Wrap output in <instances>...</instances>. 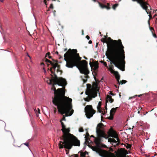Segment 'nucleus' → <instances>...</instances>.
Returning <instances> with one entry per match:
<instances>
[{
    "label": "nucleus",
    "mask_w": 157,
    "mask_h": 157,
    "mask_svg": "<svg viewBox=\"0 0 157 157\" xmlns=\"http://www.w3.org/2000/svg\"><path fill=\"white\" fill-rule=\"evenodd\" d=\"M110 41L107 44V51L105 53L107 58L111 63L122 71L125 70V58L124 47L120 39L113 40L110 37Z\"/></svg>",
    "instance_id": "f257e3e1"
},
{
    "label": "nucleus",
    "mask_w": 157,
    "mask_h": 157,
    "mask_svg": "<svg viewBox=\"0 0 157 157\" xmlns=\"http://www.w3.org/2000/svg\"><path fill=\"white\" fill-rule=\"evenodd\" d=\"M77 52L76 49L70 48L64 54V59L66 62V66L70 68L75 66L79 67L80 73L85 75L84 77L86 79H82L83 83H85L87 81V79L90 78L88 75L90 71L87 67L88 63L86 60L81 61L82 58Z\"/></svg>",
    "instance_id": "f03ea898"
},
{
    "label": "nucleus",
    "mask_w": 157,
    "mask_h": 157,
    "mask_svg": "<svg viewBox=\"0 0 157 157\" xmlns=\"http://www.w3.org/2000/svg\"><path fill=\"white\" fill-rule=\"evenodd\" d=\"M54 84H52V89L54 91L55 95L52 99L53 104L57 106L59 112L61 114L66 113V116H71L74 112V110L72 109V99L65 96V92L63 88L56 90Z\"/></svg>",
    "instance_id": "7ed1b4c3"
},
{
    "label": "nucleus",
    "mask_w": 157,
    "mask_h": 157,
    "mask_svg": "<svg viewBox=\"0 0 157 157\" xmlns=\"http://www.w3.org/2000/svg\"><path fill=\"white\" fill-rule=\"evenodd\" d=\"M62 131L63 135L60 138L61 140L59 144V149L63 148L71 149L73 146H79L80 141L74 135L69 133L70 128H66L64 124L62 126Z\"/></svg>",
    "instance_id": "20e7f679"
},
{
    "label": "nucleus",
    "mask_w": 157,
    "mask_h": 157,
    "mask_svg": "<svg viewBox=\"0 0 157 157\" xmlns=\"http://www.w3.org/2000/svg\"><path fill=\"white\" fill-rule=\"evenodd\" d=\"M104 125L102 123L98 124L96 128V132L98 136V138H95V143L96 146L92 147V149L93 151L98 152L100 148L99 147H105V145L101 144L100 143L101 137L107 138V135L104 132Z\"/></svg>",
    "instance_id": "39448f33"
},
{
    "label": "nucleus",
    "mask_w": 157,
    "mask_h": 157,
    "mask_svg": "<svg viewBox=\"0 0 157 157\" xmlns=\"http://www.w3.org/2000/svg\"><path fill=\"white\" fill-rule=\"evenodd\" d=\"M52 66V67L50 68V71L52 74L53 75L51 74V75L52 77L51 79L49 80V83L51 84L52 81H54L55 82L58 84V85L60 86H65L67 84V82L66 80L62 77L58 78L57 75L55 74L54 72H53L52 69H53L54 71H55L56 69L58 63H52L51 64Z\"/></svg>",
    "instance_id": "423d86ee"
},
{
    "label": "nucleus",
    "mask_w": 157,
    "mask_h": 157,
    "mask_svg": "<svg viewBox=\"0 0 157 157\" xmlns=\"http://www.w3.org/2000/svg\"><path fill=\"white\" fill-rule=\"evenodd\" d=\"M85 115L88 118H90L92 117L93 115L96 113L95 110H94L91 105H87L84 108Z\"/></svg>",
    "instance_id": "0eeeda50"
},
{
    "label": "nucleus",
    "mask_w": 157,
    "mask_h": 157,
    "mask_svg": "<svg viewBox=\"0 0 157 157\" xmlns=\"http://www.w3.org/2000/svg\"><path fill=\"white\" fill-rule=\"evenodd\" d=\"M97 153L102 157H118L113 153H108L107 151L105 150H102L101 149H100Z\"/></svg>",
    "instance_id": "6e6552de"
},
{
    "label": "nucleus",
    "mask_w": 157,
    "mask_h": 157,
    "mask_svg": "<svg viewBox=\"0 0 157 157\" xmlns=\"http://www.w3.org/2000/svg\"><path fill=\"white\" fill-rule=\"evenodd\" d=\"M101 2H102L103 4H102L101 2H98V3L99 6L102 9L105 8L108 10H110L111 9L110 7L109 4L108 3H106L107 5H105L106 3V1L105 0H101Z\"/></svg>",
    "instance_id": "1a4fd4ad"
},
{
    "label": "nucleus",
    "mask_w": 157,
    "mask_h": 157,
    "mask_svg": "<svg viewBox=\"0 0 157 157\" xmlns=\"http://www.w3.org/2000/svg\"><path fill=\"white\" fill-rule=\"evenodd\" d=\"M109 134L113 137H114L115 138H116L117 140L116 145H119L120 144V141L119 138L117 137V135L116 134L115 132L112 129H110L109 131Z\"/></svg>",
    "instance_id": "9d476101"
},
{
    "label": "nucleus",
    "mask_w": 157,
    "mask_h": 157,
    "mask_svg": "<svg viewBox=\"0 0 157 157\" xmlns=\"http://www.w3.org/2000/svg\"><path fill=\"white\" fill-rule=\"evenodd\" d=\"M133 2H136L140 4L142 8L145 9L146 5L147 4L145 2V0H132Z\"/></svg>",
    "instance_id": "9b49d317"
},
{
    "label": "nucleus",
    "mask_w": 157,
    "mask_h": 157,
    "mask_svg": "<svg viewBox=\"0 0 157 157\" xmlns=\"http://www.w3.org/2000/svg\"><path fill=\"white\" fill-rule=\"evenodd\" d=\"M133 2H136L140 4L142 8L145 9L146 5L147 4L145 2V0H132Z\"/></svg>",
    "instance_id": "f8f14e48"
},
{
    "label": "nucleus",
    "mask_w": 157,
    "mask_h": 157,
    "mask_svg": "<svg viewBox=\"0 0 157 157\" xmlns=\"http://www.w3.org/2000/svg\"><path fill=\"white\" fill-rule=\"evenodd\" d=\"M145 2H146L147 4L146 5V8L145 9H144L143 8L142 9L146 11V12L147 14H149V16L150 18H152L151 16V12L150 11V10H151V8L148 4V1H146L145 0Z\"/></svg>",
    "instance_id": "ddd939ff"
},
{
    "label": "nucleus",
    "mask_w": 157,
    "mask_h": 157,
    "mask_svg": "<svg viewBox=\"0 0 157 157\" xmlns=\"http://www.w3.org/2000/svg\"><path fill=\"white\" fill-rule=\"evenodd\" d=\"M118 108V107L116 108H112L110 111V117L108 118V119L110 120H112L113 119V116L114 113L116 112L117 109Z\"/></svg>",
    "instance_id": "4468645a"
},
{
    "label": "nucleus",
    "mask_w": 157,
    "mask_h": 157,
    "mask_svg": "<svg viewBox=\"0 0 157 157\" xmlns=\"http://www.w3.org/2000/svg\"><path fill=\"white\" fill-rule=\"evenodd\" d=\"M87 90L86 91L85 93L86 95H89V93L92 92L93 90V89L92 86L90 84H87Z\"/></svg>",
    "instance_id": "2eb2a0df"
},
{
    "label": "nucleus",
    "mask_w": 157,
    "mask_h": 157,
    "mask_svg": "<svg viewBox=\"0 0 157 157\" xmlns=\"http://www.w3.org/2000/svg\"><path fill=\"white\" fill-rule=\"evenodd\" d=\"M99 92V90H93L92 92L89 93V95H90L91 97H92V98H94L97 96V94Z\"/></svg>",
    "instance_id": "dca6fc26"
},
{
    "label": "nucleus",
    "mask_w": 157,
    "mask_h": 157,
    "mask_svg": "<svg viewBox=\"0 0 157 157\" xmlns=\"http://www.w3.org/2000/svg\"><path fill=\"white\" fill-rule=\"evenodd\" d=\"M118 151L120 154L125 156L128 154V151L124 148H120L119 150Z\"/></svg>",
    "instance_id": "f3484780"
},
{
    "label": "nucleus",
    "mask_w": 157,
    "mask_h": 157,
    "mask_svg": "<svg viewBox=\"0 0 157 157\" xmlns=\"http://www.w3.org/2000/svg\"><path fill=\"white\" fill-rule=\"evenodd\" d=\"M92 87L93 90H99V87L98 86V83L93 82H92Z\"/></svg>",
    "instance_id": "a211bd4d"
},
{
    "label": "nucleus",
    "mask_w": 157,
    "mask_h": 157,
    "mask_svg": "<svg viewBox=\"0 0 157 157\" xmlns=\"http://www.w3.org/2000/svg\"><path fill=\"white\" fill-rule=\"evenodd\" d=\"M93 67H94V69L95 71H96L98 69V63L97 61H95L93 63Z\"/></svg>",
    "instance_id": "6ab92c4d"
},
{
    "label": "nucleus",
    "mask_w": 157,
    "mask_h": 157,
    "mask_svg": "<svg viewBox=\"0 0 157 157\" xmlns=\"http://www.w3.org/2000/svg\"><path fill=\"white\" fill-rule=\"evenodd\" d=\"M109 101L111 103L113 102L114 101V99L112 98V97L110 96L107 95V98L106 100V103L108 102V101Z\"/></svg>",
    "instance_id": "aec40b11"
},
{
    "label": "nucleus",
    "mask_w": 157,
    "mask_h": 157,
    "mask_svg": "<svg viewBox=\"0 0 157 157\" xmlns=\"http://www.w3.org/2000/svg\"><path fill=\"white\" fill-rule=\"evenodd\" d=\"M90 136V135L88 132H87L86 133V135L85 136V137L86 140V142H89L88 140H90V139L89 138V136Z\"/></svg>",
    "instance_id": "412c9836"
},
{
    "label": "nucleus",
    "mask_w": 157,
    "mask_h": 157,
    "mask_svg": "<svg viewBox=\"0 0 157 157\" xmlns=\"http://www.w3.org/2000/svg\"><path fill=\"white\" fill-rule=\"evenodd\" d=\"M79 152L81 153V157H85L86 154H88V153L86 151H85V152H83L81 151H80Z\"/></svg>",
    "instance_id": "4be33fe9"
},
{
    "label": "nucleus",
    "mask_w": 157,
    "mask_h": 157,
    "mask_svg": "<svg viewBox=\"0 0 157 157\" xmlns=\"http://www.w3.org/2000/svg\"><path fill=\"white\" fill-rule=\"evenodd\" d=\"M104 38H101V41L104 43H108V42L107 40V38H106L105 36H104Z\"/></svg>",
    "instance_id": "5701e85b"
},
{
    "label": "nucleus",
    "mask_w": 157,
    "mask_h": 157,
    "mask_svg": "<svg viewBox=\"0 0 157 157\" xmlns=\"http://www.w3.org/2000/svg\"><path fill=\"white\" fill-rule=\"evenodd\" d=\"M88 95V97L85 98L84 100L85 101H89L90 100L92 99V97H91L89 95Z\"/></svg>",
    "instance_id": "b1692460"
},
{
    "label": "nucleus",
    "mask_w": 157,
    "mask_h": 157,
    "mask_svg": "<svg viewBox=\"0 0 157 157\" xmlns=\"http://www.w3.org/2000/svg\"><path fill=\"white\" fill-rule=\"evenodd\" d=\"M108 141L109 142H113L117 143L116 140L113 138H109L108 139Z\"/></svg>",
    "instance_id": "393cba45"
},
{
    "label": "nucleus",
    "mask_w": 157,
    "mask_h": 157,
    "mask_svg": "<svg viewBox=\"0 0 157 157\" xmlns=\"http://www.w3.org/2000/svg\"><path fill=\"white\" fill-rule=\"evenodd\" d=\"M123 144L124 145V146L128 149L129 148L130 149L131 147V145L129 144H126V145L125 144Z\"/></svg>",
    "instance_id": "a878e982"
},
{
    "label": "nucleus",
    "mask_w": 157,
    "mask_h": 157,
    "mask_svg": "<svg viewBox=\"0 0 157 157\" xmlns=\"http://www.w3.org/2000/svg\"><path fill=\"white\" fill-rule=\"evenodd\" d=\"M127 82V81L126 80H123L121 81H119V82H118V84L119 85H120L121 84L122 85L123 84H124L125 83Z\"/></svg>",
    "instance_id": "bb28decb"
},
{
    "label": "nucleus",
    "mask_w": 157,
    "mask_h": 157,
    "mask_svg": "<svg viewBox=\"0 0 157 157\" xmlns=\"http://www.w3.org/2000/svg\"><path fill=\"white\" fill-rule=\"evenodd\" d=\"M115 77L117 82H118H118H119V80L120 79V76L118 74L116 75L115 76Z\"/></svg>",
    "instance_id": "cd10ccee"
},
{
    "label": "nucleus",
    "mask_w": 157,
    "mask_h": 157,
    "mask_svg": "<svg viewBox=\"0 0 157 157\" xmlns=\"http://www.w3.org/2000/svg\"><path fill=\"white\" fill-rule=\"evenodd\" d=\"M119 5V4L117 3L115 4L114 5H113L112 6V8L114 10H115L116 8V7L118 6Z\"/></svg>",
    "instance_id": "c85d7f7f"
},
{
    "label": "nucleus",
    "mask_w": 157,
    "mask_h": 157,
    "mask_svg": "<svg viewBox=\"0 0 157 157\" xmlns=\"http://www.w3.org/2000/svg\"><path fill=\"white\" fill-rule=\"evenodd\" d=\"M51 79H49L47 81V82L49 84V85H52V82H53L55 84H58L57 83H56L54 81H52V82H51V84H50L49 83V80H50Z\"/></svg>",
    "instance_id": "c756f323"
},
{
    "label": "nucleus",
    "mask_w": 157,
    "mask_h": 157,
    "mask_svg": "<svg viewBox=\"0 0 157 157\" xmlns=\"http://www.w3.org/2000/svg\"><path fill=\"white\" fill-rule=\"evenodd\" d=\"M101 102L99 101V103H98V105L97 106V109H98V108H101Z\"/></svg>",
    "instance_id": "7c9ffc66"
},
{
    "label": "nucleus",
    "mask_w": 157,
    "mask_h": 157,
    "mask_svg": "<svg viewBox=\"0 0 157 157\" xmlns=\"http://www.w3.org/2000/svg\"><path fill=\"white\" fill-rule=\"evenodd\" d=\"M44 61L45 62H46V63L48 62V63H50V64H51V63L52 62L49 59H46V58L44 59Z\"/></svg>",
    "instance_id": "2f4dec72"
},
{
    "label": "nucleus",
    "mask_w": 157,
    "mask_h": 157,
    "mask_svg": "<svg viewBox=\"0 0 157 157\" xmlns=\"http://www.w3.org/2000/svg\"><path fill=\"white\" fill-rule=\"evenodd\" d=\"M94 77L95 81V82H97L98 84L100 82L96 78L95 76L94 75Z\"/></svg>",
    "instance_id": "473e14b6"
},
{
    "label": "nucleus",
    "mask_w": 157,
    "mask_h": 157,
    "mask_svg": "<svg viewBox=\"0 0 157 157\" xmlns=\"http://www.w3.org/2000/svg\"><path fill=\"white\" fill-rule=\"evenodd\" d=\"M150 30L151 31L152 33H154L155 30L153 28L151 27H150Z\"/></svg>",
    "instance_id": "72a5a7b5"
},
{
    "label": "nucleus",
    "mask_w": 157,
    "mask_h": 157,
    "mask_svg": "<svg viewBox=\"0 0 157 157\" xmlns=\"http://www.w3.org/2000/svg\"><path fill=\"white\" fill-rule=\"evenodd\" d=\"M79 131L80 132H82L84 131V130L82 127H80L79 129Z\"/></svg>",
    "instance_id": "f704fd0d"
},
{
    "label": "nucleus",
    "mask_w": 157,
    "mask_h": 157,
    "mask_svg": "<svg viewBox=\"0 0 157 157\" xmlns=\"http://www.w3.org/2000/svg\"><path fill=\"white\" fill-rule=\"evenodd\" d=\"M64 114H65V116H66V117H67V116H66V113H64ZM62 115H63V118H62V121H66V118H65V116L64 115H63V114Z\"/></svg>",
    "instance_id": "c9c22d12"
},
{
    "label": "nucleus",
    "mask_w": 157,
    "mask_h": 157,
    "mask_svg": "<svg viewBox=\"0 0 157 157\" xmlns=\"http://www.w3.org/2000/svg\"><path fill=\"white\" fill-rule=\"evenodd\" d=\"M57 72L58 73V72H60V75H61L62 74V71L60 69H57Z\"/></svg>",
    "instance_id": "e433bc0d"
},
{
    "label": "nucleus",
    "mask_w": 157,
    "mask_h": 157,
    "mask_svg": "<svg viewBox=\"0 0 157 157\" xmlns=\"http://www.w3.org/2000/svg\"><path fill=\"white\" fill-rule=\"evenodd\" d=\"M98 111L100 113H102V111L103 110L101 108L97 109Z\"/></svg>",
    "instance_id": "4c0bfd02"
},
{
    "label": "nucleus",
    "mask_w": 157,
    "mask_h": 157,
    "mask_svg": "<svg viewBox=\"0 0 157 157\" xmlns=\"http://www.w3.org/2000/svg\"><path fill=\"white\" fill-rule=\"evenodd\" d=\"M107 113V111L106 110V112H105V110H102V113H101V114L103 115H105L106 113Z\"/></svg>",
    "instance_id": "58836bf2"
},
{
    "label": "nucleus",
    "mask_w": 157,
    "mask_h": 157,
    "mask_svg": "<svg viewBox=\"0 0 157 157\" xmlns=\"http://www.w3.org/2000/svg\"><path fill=\"white\" fill-rule=\"evenodd\" d=\"M52 59L53 62H52V63H58V60H55L53 59Z\"/></svg>",
    "instance_id": "ea45409f"
},
{
    "label": "nucleus",
    "mask_w": 157,
    "mask_h": 157,
    "mask_svg": "<svg viewBox=\"0 0 157 157\" xmlns=\"http://www.w3.org/2000/svg\"><path fill=\"white\" fill-rule=\"evenodd\" d=\"M23 144H25V145L26 146H27L28 147H29V144L28 143H27V142H26V143H25L24 144H22L21 146H22Z\"/></svg>",
    "instance_id": "a19ab883"
},
{
    "label": "nucleus",
    "mask_w": 157,
    "mask_h": 157,
    "mask_svg": "<svg viewBox=\"0 0 157 157\" xmlns=\"http://www.w3.org/2000/svg\"><path fill=\"white\" fill-rule=\"evenodd\" d=\"M67 149H68V150H67V149H66L65 150V151H66V153L67 155L69 153V150H70V149H69L68 148H67Z\"/></svg>",
    "instance_id": "79ce46f5"
},
{
    "label": "nucleus",
    "mask_w": 157,
    "mask_h": 157,
    "mask_svg": "<svg viewBox=\"0 0 157 157\" xmlns=\"http://www.w3.org/2000/svg\"><path fill=\"white\" fill-rule=\"evenodd\" d=\"M49 8H51V9H53V5L52 4H51L50 5V6H49Z\"/></svg>",
    "instance_id": "37998d69"
},
{
    "label": "nucleus",
    "mask_w": 157,
    "mask_h": 157,
    "mask_svg": "<svg viewBox=\"0 0 157 157\" xmlns=\"http://www.w3.org/2000/svg\"><path fill=\"white\" fill-rule=\"evenodd\" d=\"M103 65L105 67H107V63H106V62H104L103 63Z\"/></svg>",
    "instance_id": "c03bdc74"
},
{
    "label": "nucleus",
    "mask_w": 157,
    "mask_h": 157,
    "mask_svg": "<svg viewBox=\"0 0 157 157\" xmlns=\"http://www.w3.org/2000/svg\"><path fill=\"white\" fill-rule=\"evenodd\" d=\"M50 53L49 52H48V53H47V54H46V56H45V58L46 57H47V55H48V56H50Z\"/></svg>",
    "instance_id": "a18cd8bd"
},
{
    "label": "nucleus",
    "mask_w": 157,
    "mask_h": 157,
    "mask_svg": "<svg viewBox=\"0 0 157 157\" xmlns=\"http://www.w3.org/2000/svg\"><path fill=\"white\" fill-rule=\"evenodd\" d=\"M152 34H153V36L155 37V38H156V35L154 33H152Z\"/></svg>",
    "instance_id": "49530a36"
},
{
    "label": "nucleus",
    "mask_w": 157,
    "mask_h": 157,
    "mask_svg": "<svg viewBox=\"0 0 157 157\" xmlns=\"http://www.w3.org/2000/svg\"><path fill=\"white\" fill-rule=\"evenodd\" d=\"M86 38L88 40H89L90 39V36L88 35L86 36Z\"/></svg>",
    "instance_id": "de8ad7c7"
},
{
    "label": "nucleus",
    "mask_w": 157,
    "mask_h": 157,
    "mask_svg": "<svg viewBox=\"0 0 157 157\" xmlns=\"http://www.w3.org/2000/svg\"><path fill=\"white\" fill-rule=\"evenodd\" d=\"M109 92H110V94H111V95H113V96H114L115 95V94L113 93L112 92L110 91Z\"/></svg>",
    "instance_id": "09e8293b"
},
{
    "label": "nucleus",
    "mask_w": 157,
    "mask_h": 157,
    "mask_svg": "<svg viewBox=\"0 0 157 157\" xmlns=\"http://www.w3.org/2000/svg\"><path fill=\"white\" fill-rule=\"evenodd\" d=\"M54 112L55 113L56 112L57 109L56 107H54Z\"/></svg>",
    "instance_id": "8fccbe9b"
},
{
    "label": "nucleus",
    "mask_w": 157,
    "mask_h": 157,
    "mask_svg": "<svg viewBox=\"0 0 157 157\" xmlns=\"http://www.w3.org/2000/svg\"><path fill=\"white\" fill-rule=\"evenodd\" d=\"M57 67V69H60V65H59L58 63Z\"/></svg>",
    "instance_id": "3c124183"
},
{
    "label": "nucleus",
    "mask_w": 157,
    "mask_h": 157,
    "mask_svg": "<svg viewBox=\"0 0 157 157\" xmlns=\"http://www.w3.org/2000/svg\"><path fill=\"white\" fill-rule=\"evenodd\" d=\"M74 155L75 156L74 157H78V154H75V155Z\"/></svg>",
    "instance_id": "603ef678"
},
{
    "label": "nucleus",
    "mask_w": 157,
    "mask_h": 157,
    "mask_svg": "<svg viewBox=\"0 0 157 157\" xmlns=\"http://www.w3.org/2000/svg\"><path fill=\"white\" fill-rule=\"evenodd\" d=\"M60 122H61L62 126L64 124L63 123V122H62L61 121H60Z\"/></svg>",
    "instance_id": "864d4df0"
},
{
    "label": "nucleus",
    "mask_w": 157,
    "mask_h": 157,
    "mask_svg": "<svg viewBox=\"0 0 157 157\" xmlns=\"http://www.w3.org/2000/svg\"><path fill=\"white\" fill-rule=\"evenodd\" d=\"M92 43V41L91 40H90L89 41V44H91Z\"/></svg>",
    "instance_id": "5fc2aeb1"
},
{
    "label": "nucleus",
    "mask_w": 157,
    "mask_h": 157,
    "mask_svg": "<svg viewBox=\"0 0 157 157\" xmlns=\"http://www.w3.org/2000/svg\"><path fill=\"white\" fill-rule=\"evenodd\" d=\"M37 109H38L39 113H40V109H39V108H37Z\"/></svg>",
    "instance_id": "6e6d98bb"
},
{
    "label": "nucleus",
    "mask_w": 157,
    "mask_h": 157,
    "mask_svg": "<svg viewBox=\"0 0 157 157\" xmlns=\"http://www.w3.org/2000/svg\"><path fill=\"white\" fill-rule=\"evenodd\" d=\"M142 109V108H141L140 107L139 108V110H141V109Z\"/></svg>",
    "instance_id": "4d7b16f0"
},
{
    "label": "nucleus",
    "mask_w": 157,
    "mask_h": 157,
    "mask_svg": "<svg viewBox=\"0 0 157 157\" xmlns=\"http://www.w3.org/2000/svg\"><path fill=\"white\" fill-rule=\"evenodd\" d=\"M100 62H101V63H103L104 62H104V61H102V60H101V61H100Z\"/></svg>",
    "instance_id": "13d9d810"
},
{
    "label": "nucleus",
    "mask_w": 157,
    "mask_h": 157,
    "mask_svg": "<svg viewBox=\"0 0 157 157\" xmlns=\"http://www.w3.org/2000/svg\"><path fill=\"white\" fill-rule=\"evenodd\" d=\"M27 56L29 57L30 59H31V57L30 56L28 55V54H27Z\"/></svg>",
    "instance_id": "bf43d9fd"
},
{
    "label": "nucleus",
    "mask_w": 157,
    "mask_h": 157,
    "mask_svg": "<svg viewBox=\"0 0 157 157\" xmlns=\"http://www.w3.org/2000/svg\"><path fill=\"white\" fill-rule=\"evenodd\" d=\"M84 58L85 59H87V58H86V57H85V56L84 57Z\"/></svg>",
    "instance_id": "052dcab7"
},
{
    "label": "nucleus",
    "mask_w": 157,
    "mask_h": 157,
    "mask_svg": "<svg viewBox=\"0 0 157 157\" xmlns=\"http://www.w3.org/2000/svg\"><path fill=\"white\" fill-rule=\"evenodd\" d=\"M48 57L49 59H51L52 58V57L50 56H48Z\"/></svg>",
    "instance_id": "680f3d73"
},
{
    "label": "nucleus",
    "mask_w": 157,
    "mask_h": 157,
    "mask_svg": "<svg viewBox=\"0 0 157 157\" xmlns=\"http://www.w3.org/2000/svg\"><path fill=\"white\" fill-rule=\"evenodd\" d=\"M90 137H93L95 138V137H94V136L93 135H92L91 136H90Z\"/></svg>",
    "instance_id": "e2e57ef3"
},
{
    "label": "nucleus",
    "mask_w": 157,
    "mask_h": 157,
    "mask_svg": "<svg viewBox=\"0 0 157 157\" xmlns=\"http://www.w3.org/2000/svg\"><path fill=\"white\" fill-rule=\"evenodd\" d=\"M98 43H97V44H96V46H95V47H96V48H97V46H98Z\"/></svg>",
    "instance_id": "0e129e2a"
},
{
    "label": "nucleus",
    "mask_w": 157,
    "mask_h": 157,
    "mask_svg": "<svg viewBox=\"0 0 157 157\" xmlns=\"http://www.w3.org/2000/svg\"><path fill=\"white\" fill-rule=\"evenodd\" d=\"M56 54H57L58 55L59 53L58 52L56 51Z\"/></svg>",
    "instance_id": "69168bd1"
},
{
    "label": "nucleus",
    "mask_w": 157,
    "mask_h": 157,
    "mask_svg": "<svg viewBox=\"0 0 157 157\" xmlns=\"http://www.w3.org/2000/svg\"><path fill=\"white\" fill-rule=\"evenodd\" d=\"M67 50V48H65L64 49V51H66Z\"/></svg>",
    "instance_id": "338daca9"
},
{
    "label": "nucleus",
    "mask_w": 157,
    "mask_h": 157,
    "mask_svg": "<svg viewBox=\"0 0 157 157\" xmlns=\"http://www.w3.org/2000/svg\"><path fill=\"white\" fill-rule=\"evenodd\" d=\"M0 1L1 2H3V0H0Z\"/></svg>",
    "instance_id": "774afa93"
}]
</instances>
